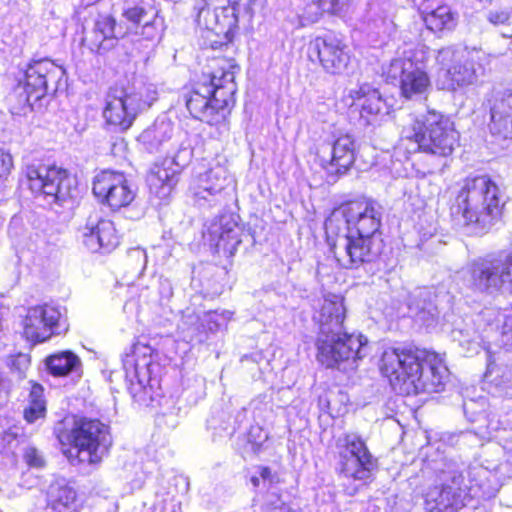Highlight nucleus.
Wrapping results in <instances>:
<instances>
[{"label": "nucleus", "mask_w": 512, "mask_h": 512, "mask_svg": "<svg viewBox=\"0 0 512 512\" xmlns=\"http://www.w3.org/2000/svg\"><path fill=\"white\" fill-rule=\"evenodd\" d=\"M346 307L342 296L330 294L314 315L319 326L317 360L326 368L343 372L353 371L367 355L368 339L362 334L344 330Z\"/></svg>", "instance_id": "f257e3e1"}, {"label": "nucleus", "mask_w": 512, "mask_h": 512, "mask_svg": "<svg viewBox=\"0 0 512 512\" xmlns=\"http://www.w3.org/2000/svg\"><path fill=\"white\" fill-rule=\"evenodd\" d=\"M379 367L393 389L406 394L439 392L449 375L439 355L413 347L385 349Z\"/></svg>", "instance_id": "f03ea898"}, {"label": "nucleus", "mask_w": 512, "mask_h": 512, "mask_svg": "<svg viewBox=\"0 0 512 512\" xmlns=\"http://www.w3.org/2000/svg\"><path fill=\"white\" fill-rule=\"evenodd\" d=\"M236 71L239 67L232 60H212L210 69L202 73L186 99V107L193 118L209 125L225 121L235 104Z\"/></svg>", "instance_id": "7ed1b4c3"}, {"label": "nucleus", "mask_w": 512, "mask_h": 512, "mask_svg": "<svg viewBox=\"0 0 512 512\" xmlns=\"http://www.w3.org/2000/svg\"><path fill=\"white\" fill-rule=\"evenodd\" d=\"M503 193L488 175L464 179L452 215L474 234L486 233L501 217Z\"/></svg>", "instance_id": "20e7f679"}, {"label": "nucleus", "mask_w": 512, "mask_h": 512, "mask_svg": "<svg viewBox=\"0 0 512 512\" xmlns=\"http://www.w3.org/2000/svg\"><path fill=\"white\" fill-rule=\"evenodd\" d=\"M436 470V484L424 494L426 512H457L468 497L477 495L476 489L481 488L480 477L486 474L479 466H467L462 461L446 458Z\"/></svg>", "instance_id": "39448f33"}, {"label": "nucleus", "mask_w": 512, "mask_h": 512, "mask_svg": "<svg viewBox=\"0 0 512 512\" xmlns=\"http://www.w3.org/2000/svg\"><path fill=\"white\" fill-rule=\"evenodd\" d=\"M55 434L63 446H72L70 456L74 451L79 462L89 464L100 462L112 445L108 426L97 419L80 418L74 420L70 427L61 423L55 428Z\"/></svg>", "instance_id": "423d86ee"}, {"label": "nucleus", "mask_w": 512, "mask_h": 512, "mask_svg": "<svg viewBox=\"0 0 512 512\" xmlns=\"http://www.w3.org/2000/svg\"><path fill=\"white\" fill-rule=\"evenodd\" d=\"M436 60L444 70L440 80L442 89L448 91L475 84L490 64V56L476 48L445 47L438 51Z\"/></svg>", "instance_id": "0eeeda50"}, {"label": "nucleus", "mask_w": 512, "mask_h": 512, "mask_svg": "<svg viewBox=\"0 0 512 512\" xmlns=\"http://www.w3.org/2000/svg\"><path fill=\"white\" fill-rule=\"evenodd\" d=\"M403 133L418 145L420 151L441 157L451 155L459 139L451 119L435 110L415 119Z\"/></svg>", "instance_id": "6e6552de"}, {"label": "nucleus", "mask_w": 512, "mask_h": 512, "mask_svg": "<svg viewBox=\"0 0 512 512\" xmlns=\"http://www.w3.org/2000/svg\"><path fill=\"white\" fill-rule=\"evenodd\" d=\"M337 470L342 477L366 482L377 470L378 460L366 442L355 433H346L336 442Z\"/></svg>", "instance_id": "1a4fd4ad"}, {"label": "nucleus", "mask_w": 512, "mask_h": 512, "mask_svg": "<svg viewBox=\"0 0 512 512\" xmlns=\"http://www.w3.org/2000/svg\"><path fill=\"white\" fill-rule=\"evenodd\" d=\"M470 274V284L475 291L512 294V251L473 263Z\"/></svg>", "instance_id": "9d476101"}, {"label": "nucleus", "mask_w": 512, "mask_h": 512, "mask_svg": "<svg viewBox=\"0 0 512 512\" xmlns=\"http://www.w3.org/2000/svg\"><path fill=\"white\" fill-rule=\"evenodd\" d=\"M65 76V70L52 60L44 58L32 60L25 69L23 103L33 106L50 93H55L60 81Z\"/></svg>", "instance_id": "9b49d317"}, {"label": "nucleus", "mask_w": 512, "mask_h": 512, "mask_svg": "<svg viewBox=\"0 0 512 512\" xmlns=\"http://www.w3.org/2000/svg\"><path fill=\"white\" fill-rule=\"evenodd\" d=\"M25 178L32 193L50 198L51 202H63L72 197L71 179L64 169L32 164L26 167Z\"/></svg>", "instance_id": "f8f14e48"}, {"label": "nucleus", "mask_w": 512, "mask_h": 512, "mask_svg": "<svg viewBox=\"0 0 512 512\" xmlns=\"http://www.w3.org/2000/svg\"><path fill=\"white\" fill-rule=\"evenodd\" d=\"M379 239L347 233L338 237L331 250L340 266L346 269L372 262L380 253Z\"/></svg>", "instance_id": "ddd939ff"}, {"label": "nucleus", "mask_w": 512, "mask_h": 512, "mask_svg": "<svg viewBox=\"0 0 512 512\" xmlns=\"http://www.w3.org/2000/svg\"><path fill=\"white\" fill-rule=\"evenodd\" d=\"M153 349L147 344L136 343L125 353L122 363L126 380L130 383V393L133 397L142 391L152 389L157 380L152 376L153 368L157 367L152 361Z\"/></svg>", "instance_id": "4468645a"}, {"label": "nucleus", "mask_w": 512, "mask_h": 512, "mask_svg": "<svg viewBox=\"0 0 512 512\" xmlns=\"http://www.w3.org/2000/svg\"><path fill=\"white\" fill-rule=\"evenodd\" d=\"M193 157L189 145L181 144L171 159H166L161 166H155L149 174L147 181L151 193L159 199L166 200L178 183V176Z\"/></svg>", "instance_id": "2eb2a0df"}, {"label": "nucleus", "mask_w": 512, "mask_h": 512, "mask_svg": "<svg viewBox=\"0 0 512 512\" xmlns=\"http://www.w3.org/2000/svg\"><path fill=\"white\" fill-rule=\"evenodd\" d=\"M92 190L101 203L114 210L128 206L136 196L135 189L124 174L114 171L99 173Z\"/></svg>", "instance_id": "dca6fc26"}, {"label": "nucleus", "mask_w": 512, "mask_h": 512, "mask_svg": "<svg viewBox=\"0 0 512 512\" xmlns=\"http://www.w3.org/2000/svg\"><path fill=\"white\" fill-rule=\"evenodd\" d=\"M151 105L137 93L127 94L123 90L110 89L106 96L103 116L107 123L127 130L133 123L137 113Z\"/></svg>", "instance_id": "f3484780"}, {"label": "nucleus", "mask_w": 512, "mask_h": 512, "mask_svg": "<svg viewBox=\"0 0 512 512\" xmlns=\"http://www.w3.org/2000/svg\"><path fill=\"white\" fill-rule=\"evenodd\" d=\"M309 57L315 56L323 70L332 75L345 73L351 61L348 46L333 35L318 36L309 44Z\"/></svg>", "instance_id": "a211bd4d"}, {"label": "nucleus", "mask_w": 512, "mask_h": 512, "mask_svg": "<svg viewBox=\"0 0 512 512\" xmlns=\"http://www.w3.org/2000/svg\"><path fill=\"white\" fill-rule=\"evenodd\" d=\"M384 75L388 82L399 84L401 95L406 99L425 97L431 87L427 72L408 61L390 62L384 68Z\"/></svg>", "instance_id": "6ab92c4d"}, {"label": "nucleus", "mask_w": 512, "mask_h": 512, "mask_svg": "<svg viewBox=\"0 0 512 512\" xmlns=\"http://www.w3.org/2000/svg\"><path fill=\"white\" fill-rule=\"evenodd\" d=\"M227 181L228 172L219 164L199 173L190 188L194 203L201 208L221 206L225 202L223 190Z\"/></svg>", "instance_id": "aec40b11"}, {"label": "nucleus", "mask_w": 512, "mask_h": 512, "mask_svg": "<svg viewBox=\"0 0 512 512\" xmlns=\"http://www.w3.org/2000/svg\"><path fill=\"white\" fill-rule=\"evenodd\" d=\"M382 210V206L374 200L350 203L344 209L347 231L378 239L376 232L381 225Z\"/></svg>", "instance_id": "412c9836"}, {"label": "nucleus", "mask_w": 512, "mask_h": 512, "mask_svg": "<svg viewBox=\"0 0 512 512\" xmlns=\"http://www.w3.org/2000/svg\"><path fill=\"white\" fill-rule=\"evenodd\" d=\"M78 231L83 244L91 252L109 253L119 244L113 222L103 219L96 211L89 214Z\"/></svg>", "instance_id": "4be33fe9"}, {"label": "nucleus", "mask_w": 512, "mask_h": 512, "mask_svg": "<svg viewBox=\"0 0 512 512\" xmlns=\"http://www.w3.org/2000/svg\"><path fill=\"white\" fill-rule=\"evenodd\" d=\"M61 313L49 305H37L28 309L23 321L24 335L33 342H44L52 334L60 333Z\"/></svg>", "instance_id": "5701e85b"}, {"label": "nucleus", "mask_w": 512, "mask_h": 512, "mask_svg": "<svg viewBox=\"0 0 512 512\" xmlns=\"http://www.w3.org/2000/svg\"><path fill=\"white\" fill-rule=\"evenodd\" d=\"M321 156V164L331 176H341L348 172L355 161L356 140L350 133L333 135V141Z\"/></svg>", "instance_id": "b1692460"}, {"label": "nucleus", "mask_w": 512, "mask_h": 512, "mask_svg": "<svg viewBox=\"0 0 512 512\" xmlns=\"http://www.w3.org/2000/svg\"><path fill=\"white\" fill-rule=\"evenodd\" d=\"M125 34L112 16L100 15L94 23L91 35L83 41L91 52L104 55L115 48L118 40Z\"/></svg>", "instance_id": "393cba45"}, {"label": "nucleus", "mask_w": 512, "mask_h": 512, "mask_svg": "<svg viewBox=\"0 0 512 512\" xmlns=\"http://www.w3.org/2000/svg\"><path fill=\"white\" fill-rule=\"evenodd\" d=\"M197 18L199 23L203 20L206 27L211 24L209 18L214 19L216 23L227 28L225 35L228 38L238 27L240 19L246 18L249 21L252 18V12L248 2H228L220 11H212L206 5L198 8Z\"/></svg>", "instance_id": "a878e982"}, {"label": "nucleus", "mask_w": 512, "mask_h": 512, "mask_svg": "<svg viewBox=\"0 0 512 512\" xmlns=\"http://www.w3.org/2000/svg\"><path fill=\"white\" fill-rule=\"evenodd\" d=\"M211 245H214L217 252H223L232 257L235 255L238 246L241 244V227L232 219L231 215H222L209 227Z\"/></svg>", "instance_id": "bb28decb"}, {"label": "nucleus", "mask_w": 512, "mask_h": 512, "mask_svg": "<svg viewBox=\"0 0 512 512\" xmlns=\"http://www.w3.org/2000/svg\"><path fill=\"white\" fill-rule=\"evenodd\" d=\"M349 96L354 101L361 102L360 116L368 125L375 124L390 113V106L386 100L377 89L369 84H362L356 89H351Z\"/></svg>", "instance_id": "cd10ccee"}, {"label": "nucleus", "mask_w": 512, "mask_h": 512, "mask_svg": "<svg viewBox=\"0 0 512 512\" xmlns=\"http://www.w3.org/2000/svg\"><path fill=\"white\" fill-rule=\"evenodd\" d=\"M489 129L504 139L512 138V90L495 92L491 107Z\"/></svg>", "instance_id": "c85d7f7f"}, {"label": "nucleus", "mask_w": 512, "mask_h": 512, "mask_svg": "<svg viewBox=\"0 0 512 512\" xmlns=\"http://www.w3.org/2000/svg\"><path fill=\"white\" fill-rule=\"evenodd\" d=\"M46 504L52 512H80L82 508L77 491L65 478H57L49 484Z\"/></svg>", "instance_id": "c756f323"}, {"label": "nucleus", "mask_w": 512, "mask_h": 512, "mask_svg": "<svg viewBox=\"0 0 512 512\" xmlns=\"http://www.w3.org/2000/svg\"><path fill=\"white\" fill-rule=\"evenodd\" d=\"M174 127L167 119H157L150 127L139 136V142L150 153L166 150L172 139Z\"/></svg>", "instance_id": "7c9ffc66"}, {"label": "nucleus", "mask_w": 512, "mask_h": 512, "mask_svg": "<svg viewBox=\"0 0 512 512\" xmlns=\"http://www.w3.org/2000/svg\"><path fill=\"white\" fill-rule=\"evenodd\" d=\"M346 8V2H304V5L299 9L298 18L301 26H306L316 23L324 12L342 17Z\"/></svg>", "instance_id": "2f4dec72"}, {"label": "nucleus", "mask_w": 512, "mask_h": 512, "mask_svg": "<svg viewBox=\"0 0 512 512\" xmlns=\"http://www.w3.org/2000/svg\"><path fill=\"white\" fill-rule=\"evenodd\" d=\"M45 364L51 375L63 377L78 372L81 367V360L71 351H61L48 356L45 359Z\"/></svg>", "instance_id": "473e14b6"}, {"label": "nucleus", "mask_w": 512, "mask_h": 512, "mask_svg": "<svg viewBox=\"0 0 512 512\" xmlns=\"http://www.w3.org/2000/svg\"><path fill=\"white\" fill-rule=\"evenodd\" d=\"M422 18L427 28L432 31L450 30L456 25L455 14L445 4L439 5L429 12H423Z\"/></svg>", "instance_id": "72a5a7b5"}, {"label": "nucleus", "mask_w": 512, "mask_h": 512, "mask_svg": "<svg viewBox=\"0 0 512 512\" xmlns=\"http://www.w3.org/2000/svg\"><path fill=\"white\" fill-rule=\"evenodd\" d=\"M157 15V11L150 8H146L140 5H134L124 10L123 16L133 24H144V28L153 30V19Z\"/></svg>", "instance_id": "f704fd0d"}, {"label": "nucleus", "mask_w": 512, "mask_h": 512, "mask_svg": "<svg viewBox=\"0 0 512 512\" xmlns=\"http://www.w3.org/2000/svg\"><path fill=\"white\" fill-rule=\"evenodd\" d=\"M430 56V49L424 44H418L414 49L405 51L403 57L395 58L391 62H410L413 66L425 70L426 62Z\"/></svg>", "instance_id": "c9c22d12"}, {"label": "nucleus", "mask_w": 512, "mask_h": 512, "mask_svg": "<svg viewBox=\"0 0 512 512\" xmlns=\"http://www.w3.org/2000/svg\"><path fill=\"white\" fill-rule=\"evenodd\" d=\"M6 365L17 379H23L30 366V357L24 353L10 355L6 359Z\"/></svg>", "instance_id": "e433bc0d"}, {"label": "nucleus", "mask_w": 512, "mask_h": 512, "mask_svg": "<svg viewBox=\"0 0 512 512\" xmlns=\"http://www.w3.org/2000/svg\"><path fill=\"white\" fill-rule=\"evenodd\" d=\"M128 261L136 270L142 273L146 267L147 254L144 249L136 247L128 251Z\"/></svg>", "instance_id": "4c0bfd02"}, {"label": "nucleus", "mask_w": 512, "mask_h": 512, "mask_svg": "<svg viewBox=\"0 0 512 512\" xmlns=\"http://www.w3.org/2000/svg\"><path fill=\"white\" fill-rule=\"evenodd\" d=\"M265 512H287V504L276 493H269L263 505Z\"/></svg>", "instance_id": "58836bf2"}, {"label": "nucleus", "mask_w": 512, "mask_h": 512, "mask_svg": "<svg viewBox=\"0 0 512 512\" xmlns=\"http://www.w3.org/2000/svg\"><path fill=\"white\" fill-rule=\"evenodd\" d=\"M23 457L27 465L33 468H42L45 464L43 455L33 446L25 448Z\"/></svg>", "instance_id": "ea45409f"}, {"label": "nucleus", "mask_w": 512, "mask_h": 512, "mask_svg": "<svg viewBox=\"0 0 512 512\" xmlns=\"http://www.w3.org/2000/svg\"><path fill=\"white\" fill-rule=\"evenodd\" d=\"M46 414V404L29 403L24 410V417L29 423H34L40 418H44Z\"/></svg>", "instance_id": "a19ab883"}, {"label": "nucleus", "mask_w": 512, "mask_h": 512, "mask_svg": "<svg viewBox=\"0 0 512 512\" xmlns=\"http://www.w3.org/2000/svg\"><path fill=\"white\" fill-rule=\"evenodd\" d=\"M487 19L494 25L508 24L511 19V13L506 9L490 10L487 14Z\"/></svg>", "instance_id": "79ce46f5"}, {"label": "nucleus", "mask_w": 512, "mask_h": 512, "mask_svg": "<svg viewBox=\"0 0 512 512\" xmlns=\"http://www.w3.org/2000/svg\"><path fill=\"white\" fill-rule=\"evenodd\" d=\"M13 167L12 156L9 153L0 151V177L8 175Z\"/></svg>", "instance_id": "37998d69"}, {"label": "nucleus", "mask_w": 512, "mask_h": 512, "mask_svg": "<svg viewBox=\"0 0 512 512\" xmlns=\"http://www.w3.org/2000/svg\"><path fill=\"white\" fill-rule=\"evenodd\" d=\"M44 389L39 384H33L29 394V403L46 404L43 397Z\"/></svg>", "instance_id": "c03bdc74"}, {"label": "nucleus", "mask_w": 512, "mask_h": 512, "mask_svg": "<svg viewBox=\"0 0 512 512\" xmlns=\"http://www.w3.org/2000/svg\"><path fill=\"white\" fill-rule=\"evenodd\" d=\"M10 382L0 372V407L8 402Z\"/></svg>", "instance_id": "a18cd8bd"}, {"label": "nucleus", "mask_w": 512, "mask_h": 512, "mask_svg": "<svg viewBox=\"0 0 512 512\" xmlns=\"http://www.w3.org/2000/svg\"><path fill=\"white\" fill-rule=\"evenodd\" d=\"M474 434L470 431L467 432H461L459 435H452L450 436V443H458L459 441L467 442Z\"/></svg>", "instance_id": "49530a36"}, {"label": "nucleus", "mask_w": 512, "mask_h": 512, "mask_svg": "<svg viewBox=\"0 0 512 512\" xmlns=\"http://www.w3.org/2000/svg\"><path fill=\"white\" fill-rule=\"evenodd\" d=\"M259 475L263 481H269L270 483L274 481V476L269 467H259Z\"/></svg>", "instance_id": "de8ad7c7"}, {"label": "nucleus", "mask_w": 512, "mask_h": 512, "mask_svg": "<svg viewBox=\"0 0 512 512\" xmlns=\"http://www.w3.org/2000/svg\"><path fill=\"white\" fill-rule=\"evenodd\" d=\"M142 33L146 36V38L153 39L155 37V35H156V29H155L154 26H153V30H148V29H145L143 27V32Z\"/></svg>", "instance_id": "09e8293b"}, {"label": "nucleus", "mask_w": 512, "mask_h": 512, "mask_svg": "<svg viewBox=\"0 0 512 512\" xmlns=\"http://www.w3.org/2000/svg\"><path fill=\"white\" fill-rule=\"evenodd\" d=\"M260 479H261L260 476L259 477L258 476H252L250 478V482H251V484L253 485L254 488L259 487Z\"/></svg>", "instance_id": "8fccbe9b"}, {"label": "nucleus", "mask_w": 512, "mask_h": 512, "mask_svg": "<svg viewBox=\"0 0 512 512\" xmlns=\"http://www.w3.org/2000/svg\"><path fill=\"white\" fill-rule=\"evenodd\" d=\"M474 512H488L484 507H478Z\"/></svg>", "instance_id": "3c124183"}]
</instances>
